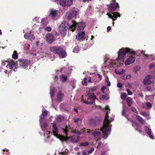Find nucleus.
<instances>
[{"label":"nucleus","instance_id":"f257e3e1","mask_svg":"<svg viewBox=\"0 0 155 155\" xmlns=\"http://www.w3.org/2000/svg\"><path fill=\"white\" fill-rule=\"evenodd\" d=\"M47 111L46 110L42 111V113L40 116L39 120L40 126L41 128V130L40 133L41 134L43 135L46 138L45 140L48 142L52 141L53 139L51 137L52 135V133H51L49 130H50V127L44 120V117L47 114Z\"/></svg>","mask_w":155,"mask_h":155},{"label":"nucleus","instance_id":"f03ea898","mask_svg":"<svg viewBox=\"0 0 155 155\" xmlns=\"http://www.w3.org/2000/svg\"><path fill=\"white\" fill-rule=\"evenodd\" d=\"M77 26H78L77 31H82L85 26V23L84 22L77 23L74 21H72V24L70 25L68 22L64 21L62 22L60 25L59 31L62 34H64L69 28L73 32Z\"/></svg>","mask_w":155,"mask_h":155},{"label":"nucleus","instance_id":"7ed1b4c3","mask_svg":"<svg viewBox=\"0 0 155 155\" xmlns=\"http://www.w3.org/2000/svg\"><path fill=\"white\" fill-rule=\"evenodd\" d=\"M105 110L107 111L104 121L103 127L101 128V130L104 134L103 137L104 138L107 137L110 134L111 127L110 123L112 122L114 119L113 114L110 116L108 115L110 110L109 106H107L105 108Z\"/></svg>","mask_w":155,"mask_h":155},{"label":"nucleus","instance_id":"20e7f679","mask_svg":"<svg viewBox=\"0 0 155 155\" xmlns=\"http://www.w3.org/2000/svg\"><path fill=\"white\" fill-rule=\"evenodd\" d=\"M127 53H129L131 54L135 55L136 51L133 49L128 48H123L120 49L118 53V58L116 61L118 62H121L123 61L124 58Z\"/></svg>","mask_w":155,"mask_h":155},{"label":"nucleus","instance_id":"39448f33","mask_svg":"<svg viewBox=\"0 0 155 155\" xmlns=\"http://www.w3.org/2000/svg\"><path fill=\"white\" fill-rule=\"evenodd\" d=\"M50 50L55 54H57L60 58H64L67 55V53L63 48L52 47L50 48Z\"/></svg>","mask_w":155,"mask_h":155},{"label":"nucleus","instance_id":"423d86ee","mask_svg":"<svg viewBox=\"0 0 155 155\" xmlns=\"http://www.w3.org/2000/svg\"><path fill=\"white\" fill-rule=\"evenodd\" d=\"M1 65L4 67V68H6L7 69H13L15 72L17 71L18 68L16 63L12 60L9 61H3Z\"/></svg>","mask_w":155,"mask_h":155},{"label":"nucleus","instance_id":"0eeeda50","mask_svg":"<svg viewBox=\"0 0 155 155\" xmlns=\"http://www.w3.org/2000/svg\"><path fill=\"white\" fill-rule=\"evenodd\" d=\"M69 127H68L67 126H66L62 128V130L63 131L64 133L65 134L67 135V133L69 129ZM65 137L67 138L66 140H66H70L72 142L76 143L79 140V137L77 135H75L73 136H70L69 137L67 136H66Z\"/></svg>","mask_w":155,"mask_h":155},{"label":"nucleus","instance_id":"6e6552de","mask_svg":"<svg viewBox=\"0 0 155 155\" xmlns=\"http://www.w3.org/2000/svg\"><path fill=\"white\" fill-rule=\"evenodd\" d=\"M87 132L91 134L95 140V143L93 142L92 143L93 145H94L96 143L97 141L100 139L101 137V134L100 131L99 130H86Z\"/></svg>","mask_w":155,"mask_h":155},{"label":"nucleus","instance_id":"1a4fd4ad","mask_svg":"<svg viewBox=\"0 0 155 155\" xmlns=\"http://www.w3.org/2000/svg\"><path fill=\"white\" fill-rule=\"evenodd\" d=\"M52 129L54 135L62 141L66 140L67 138L65 137L64 136L58 134V130L57 127L56 122H54L52 125Z\"/></svg>","mask_w":155,"mask_h":155},{"label":"nucleus","instance_id":"9d476101","mask_svg":"<svg viewBox=\"0 0 155 155\" xmlns=\"http://www.w3.org/2000/svg\"><path fill=\"white\" fill-rule=\"evenodd\" d=\"M155 77V72H154L152 75H147L143 80V84L145 85H147L152 83L154 81Z\"/></svg>","mask_w":155,"mask_h":155},{"label":"nucleus","instance_id":"9b49d317","mask_svg":"<svg viewBox=\"0 0 155 155\" xmlns=\"http://www.w3.org/2000/svg\"><path fill=\"white\" fill-rule=\"evenodd\" d=\"M18 62L19 67L25 69L26 68L31 64L30 60L24 59H18Z\"/></svg>","mask_w":155,"mask_h":155},{"label":"nucleus","instance_id":"f8f14e48","mask_svg":"<svg viewBox=\"0 0 155 155\" xmlns=\"http://www.w3.org/2000/svg\"><path fill=\"white\" fill-rule=\"evenodd\" d=\"M87 99L84 101V102L87 104H91L94 102V100L96 98L95 97L93 93L88 92L87 93Z\"/></svg>","mask_w":155,"mask_h":155},{"label":"nucleus","instance_id":"ddd939ff","mask_svg":"<svg viewBox=\"0 0 155 155\" xmlns=\"http://www.w3.org/2000/svg\"><path fill=\"white\" fill-rule=\"evenodd\" d=\"M111 4L109 7V10L110 12H114L116 9L119 8L118 4L115 2V0H111Z\"/></svg>","mask_w":155,"mask_h":155},{"label":"nucleus","instance_id":"4468645a","mask_svg":"<svg viewBox=\"0 0 155 155\" xmlns=\"http://www.w3.org/2000/svg\"><path fill=\"white\" fill-rule=\"evenodd\" d=\"M75 0H60L59 4L63 7L69 6L72 5Z\"/></svg>","mask_w":155,"mask_h":155},{"label":"nucleus","instance_id":"2eb2a0df","mask_svg":"<svg viewBox=\"0 0 155 155\" xmlns=\"http://www.w3.org/2000/svg\"><path fill=\"white\" fill-rule=\"evenodd\" d=\"M77 14V12L76 11L70 9L67 11L66 14V18L69 19H71L75 16Z\"/></svg>","mask_w":155,"mask_h":155},{"label":"nucleus","instance_id":"dca6fc26","mask_svg":"<svg viewBox=\"0 0 155 155\" xmlns=\"http://www.w3.org/2000/svg\"><path fill=\"white\" fill-rule=\"evenodd\" d=\"M144 130L147 134L151 139H154L153 134L152 133L151 129L150 128V125L145 126L144 127Z\"/></svg>","mask_w":155,"mask_h":155},{"label":"nucleus","instance_id":"f3484780","mask_svg":"<svg viewBox=\"0 0 155 155\" xmlns=\"http://www.w3.org/2000/svg\"><path fill=\"white\" fill-rule=\"evenodd\" d=\"M135 58L133 56H128L124 62V64L126 66L129 65L133 63L135 61Z\"/></svg>","mask_w":155,"mask_h":155},{"label":"nucleus","instance_id":"a211bd4d","mask_svg":"<svg viewBox=\"0 0 155 155\" xmlns=\"http://www.w3.org/2000/svg\"><path fill=\"white\" fill-rule=\"evenodd\" d=\"M132 126L139 133L142 134H143V133L142 130V127L140 125L137 124L136 122H133L132 123Z\"/></svg>","mask_w":155,"mask_h":155},{"label":"nucleus","instance_id":"6ab92c4d","mask_svg":"<svg viewBox=\"0 0 155 155\" xmlns=\"http://www.w3.org/2000/svg\"><path fill=\"white\" fill-rule=\"evenodd\" d=\"M112 14L113 15V16L108 13H107V15L110 18L112 19L113 21L116 20L117 17H120V14L118 12H114L112 13Z\"/></svg>","mask_w":155,"mask_h":155},{"label":"nucleus","instance_id":"aec40b11","mask_svg":"<svg viewBox=\"0 0 155 155\" xmlns=\"http://www.w3.org/2000/svg\"><path fill=\"white\" fill-rule=\"evenodd\" d=\"M58 11L53 9H50L49 11L50 16L52 18H54L57 15Z\"/></svg>","mask_w":155,"mask_h":155},{"label":"nucleus","instance_id":"412c9836","mask_svg":"<svg viewBox=\"0 0 155 155\" xmlns=\"http://www.w3.org/2000/svg\"><path fill=\"white\" fill-rule=\"evenodd\" d=\"M24 37L25 39L30 40L31 41L34 40L35 38V37L33 34L32 32H31L30 33L27 32L24 35Z\"/></svg>","mask_w":155,"mask_h":155},{"label":"nucleus","instance_id":"4be33fe9","mask_svg":"<svg viewBox=\"0 0 155 155\" xmlns=\"http://www.w3.org/2000/svg\"><path fill=\"white\" fill-rule=\"evenodd\" d=\"M45 38L47 42L49 43H52L54 40V36L50 33L47 34L45 36Z\"/></svg>","mask_w":155,"mask_h":155},{"label":"nucleus","instance_id":"5701e85b","mask_svg":"<svg viewBox=\"0 0 155 155\" xmlns=\"http://www.w3.org/2000/svg\"><path fill=\"white\" fill-rule=\"evenodd\" d=\"M84 35L85 33L84 31L80 32L76 36V38L79 41H83L84 39Z\"/></svg>","mask_w":155,"mask_h":155},{"label":"nucleus","instance_id":"b1692460","mask_svg":"<svg viewBox=\"0 0 155 155\" xmlns=\"http://www.w3.org/2000/svg\"><path fill=\"white\" fill-rule=\"evenodd\" d=\"M107 61H105L104 64L102 65V70L104 72H108L109 71V66H107L106 64V62Z\"/></svg>","mask_w":155,"mask_h":155},{"label":"nucleus","instance_id":"393cba45","mask_svg":"<svg viewBox=\"0 0 155 155\" xmlns=\"http://www.w3.org/2000/svg\"><path fill=\"white\" fill-rule=\"evenodd\" d=\"M50 20L49 17H46L42 18L41 21V23L42 26H45L47 25Z\"/></svg>","mask_w":155,"mask_h":155},{"label":"nucleus","instance_id":"a878e982","mask_svg":"<svg viewBox=\"0 0 155 155\" xmlns=\"http://www.w3.org/2000/svg\"><path fill=\"white\" fill-rule=\"evenodd\" d=\"M115 73L118 74L122 75L124 74L126 72V70L124 69L119 70V69H116L115 70Z\"/></svg>","mask_w":155,"mask_h":155},{"label":"nucleus","instance_id":"bb28decb","mask_svg":"<svg viewBox=\"0 0 155 155\" xmlns=\"http://www.w3.org/2000/svg\"><path fill=\"white\" fill-rule=\"evenodd\" d=\"M60 80L63 83L65 82L67 80V76L63 74L60 75L59 77Z\"/></svg>","mask_w":155,"mask_h":155},{"label":"nucleus","instance_id":"cd10ccee","mask_svg":"<svg viewBox=\"0 0 155 155\" xmlns=\"http://www.w3.org/2000/svg\"><path fill=\"white\" fill-rule=\"evenodd\" d=\"M63 96V94L62 92L59 91L58 93V94L57 96V101L59 102H60L61 100V98Z\"/></svg>","mask_w":155,"mask_h":155},{"label":"nucleus","instance_id":"c85d7f7f","mask_svg":"<svg viewBox=\"0 0 155 155\" xmlns=\"http://www.w3.org/2000/svg\"><path fill=\"white\" fill-rule=\"evenodd\" d=\"M144 58L145 59H150L151 60H153L154 59V57L153 55H149L147 54H144Z\"/></svg>","mask_w":155,"mask_h":155},{"label":"nucleus","instance_id":"c756f323","mask_svg":"<svg viewBox=\"0 0 155 155\" xmlns=\"http://www.w3.org/2000/svg\"><path fill=\"white\" fill-rule=\"evenodd\" d=\"M131 74H129L126 75H124L122 76L121 78L124 80H129L131 78Z\"/></svg>","mask_w":155,"mask_h":155},{"label":"nucleus","instance_id":"7c9ffc66","mask_svg":"<svg viewBox=\"0 0 155 155\" xmlns=\"http://www.w3.org/2000/svg\"><path fill=\"white\" fill-rule=\"evenodd\" d=\"M137 119L142 124H144L145 123V121L143 120V119L139 116H137Z\"/></svg>","mask_w":155,"mask_h":155},{"label":"nucleus","instance_id":"2f4dec72","mask_svg":"<svg viewBox=\"0 0 155 155\" xmlns=\"http://www.w3.org/2000/svg\"><path fill=\"white\" fill-rule=\"evenodd\" d=\"M55 92V88L51 87L50 89V94L51 97L52 99V97H53L54 94Z\"/></svg>","mask_w":155,"mask_h":155},{"label":"nucleus","instance_id":"473e14b6","mask_svg":"<svg viewBox=\"0 0 155 155\" xmlns=\"http://www.w3.org/2000/svg\"><path fill=\"white\" fill-rule=\"evenodd\" d=\"M110 67H114L116 65V62L115 60H111L110 61Z\"/></svg>","mask_w":155,"mask_h":155},{"label":"nucleus","instance_id":"72a5a7b5","mask_svg":"<svg viewBox=\"0 0 155 155\" xmlns=\"http://www.w3.org/2000/svg\"><path fill=\"white\" fill-rule=\"evenodd\" d=\"M23 49L25 50H27L29 49L30 47V45L27 43H24L23 45Z\"/></svg>","mask_w":155,"mask_h":155},{"label":"nucleus","instance_id":"f704fd0d","mask_svg":"<svg viewBox=\"0 0 155 155\" xmlns=\"http://www.w3.org/2000/svg\"><path fill=\"white\" fill-rule=\"evenodd\" d=\"M64 119V117L62 115H59L56 118V120L58 122H61Z\"/></svg>","mask_w":155,"mask_h":155},{"label":"nucleus","instance_id":"c9c22d12","mask_svg":"<svg viewBox=\"0 0 155 155\" xmlns=\"http://www.w3.org/2000/svg\"><path fill=\"white\" fill-rule=\"evenodd\" d=\"M127 101L128 105L130 106L132 104V99L131 97H128L127 99Z\"/></svg>","mask_w":155,"mask_h":155},{"label":"nucleus","instance_id":"e433bc0d","mask_svg":"<svg viewBox=\"0 0 155 155\" xmlns=\"http://www.w3.org/2000/svg\"><path fill=\"white\" fill-rule=\"evenodd\" d=\"M145 99L147 101H151L153 100V97L150 95L146 96L145 97Z\"/></svg>","mask_w":155,"mask_h":155},{"label":"nucleus","instance_id":"4c0bfd02","mask_svg":"<svg viewBox=\"0 0 155 155\" xmlns=\"http://www.w3.org/2000/svg\"><path fill=\"white\" fill-rule=\"evenodd\" d=\"M41 20V18L40 17H36L33 19V21L35 22H39Z\"/></svg>","mask_w":155,"mask_h":155},{"label":"nucleus","instance_id":"58836bf2","mask_svg":"<svg viewBox=\"0 0 155 155\" xmlns=\"http://www.w3.org/2000/svg\"><path fill=\"white\" fill-rule=\"evenodd\" d=\"M146 105V108L147 109L151 108L152 107V104L149 102H147L145 103Z\"/></svg>","mask_w":155,"mask_h":155},{"label":"nucleus","instance_id":"ea45409f","mask_svg":"<svg viewBox=\"0 0 155 155\" xmlns=\"http://www.w3.org/2000/svg\"><path fill=\"white\" fill-rule=\"evenodd\" d=\"M80 50L78 46H76L73 49V52L75 53H78Z\"/></svg>","mask_w":155,"mask_h":155},{"label":"nucleus","instance_id":"a19ab883","mask_svg":"<svg viewBox=\"0 0 155 155\" xmlns=\"http://www.w3.org/2000/svg\"><path fill=\"white\" fill-rule=\"evenodd\" d=\"M140 114L142 115H143L144 117L148 118L149 117V114L148 113H146L145 112H141L140 113Z\"/></svg>","mask_w":155,"mask_h":155},{"label":"nucleus","instance_id":"79ce46f5","mask_svg":"<svg viewBox=\"0 0 155 155\" xmlns=\"http://www.w3.org/2000/svg\"><path fill=\"white\" fill-rule=\"evenodd\" d=\"M12 57L14 59H17L18 58V55L16 51H15L14 52L12 55Z\"/></svg>","mask_w":155,"mask_h":155},{"label":"nucleus","instance_id":"37998d69","mask_svg":"<svg viewBox=\"0 0 155 155\" xmlns=\"http://www.w3.org/2000/svg\"><path fill=\"white\" fill-rule=\"evenodd\" d=\"M149 68L150 69H152L153 68L155 69V62H153L149 65Z\"/></svg>","mask_w":155,"mask_h":155},{"label":"nucleus","instance_id":"c03bdc74","mask_svg":"<svg viewBox=\"0 0 155 155\" xmlns=\"http://www.w3.org/2000/svg\"><path fill=\"white\" fill-rule=\"evenodd\" d=\"M2 66V68L1 67H0V72H4L5 73H6V72L7 71V70H5L6 68H4V67L3 66Z\"/></svg>","mask_w":155,"mask_h":155},{"label":"nucleus","instance_id":"a18cd8bd","mask_svg":"<svg viewBox=\"0 0 155 155\" xmlns=\"http://www.w3.org/2000/svg\"><path fill=\"white\" fill-rule=\"evenodd\" d=\"M87 78H84L83 81L82 82V84L83 85H84V86H87Z\"/></svg>","mask_w":155,"mask_h":155},{"label":"nucleus","instance_id":"49530a36","mask_svg":"<svg viewBox=\"0 0 155 155\" xmlns=\"http://www.w3.org/2000/svg\"><path fill=\"white\" fill-rule=\"evenodd\" d=\"M127 96L126 94L124 93H122L121 95V98L122 99H126Z\"/></svg>","mask_w":155,"mask_h":155},{"label":"nucleus","instance_id":"de8ad7c7","mask_svg":"<svg viewBox=\"0 0 155 155\" xmlns=\"http://www.w3.org/2000/svg\"><path fill=\"white\" fill-rule=\"evenodd\" d=\"M147 91H153L155 90V88L154 87H153L152 88L151 87H148L147 88Z\"/></svg>","mask_w":155,"mask_h":155},{"label":"nucleus","instance_id":"09e8293b","mask_svg":"<svg viewBox=\"0 0 155 155\" xmlns=\"http://www.w3.org/2000/svg\"><path fill=\"white\" fill-rule=\"evenodd\" d=\"M45 30L47 31L50 32L51 31V29L50 27H48L45 28Z\"/></svg>","mask_w":155,"mask_h":155},{"label":"nucleus","instance_id":"8fccbe9b","mask_svg":"<svg viewBox=\"0 0 155 155\" xmlns=\"http://www.w3.org/2000/svg\"><path fill=\"white\" fill-rule=\"evenodd\" d=\"M97 89V87H91L89 89L91 91H95Z\"/></svg>","mask_w":155,"mask_h":155},{"label":"nucleus","instance_id":"3c124183","mask_svg":"<svg viewBox=\"0 0 155 155\" xmlns=\"http://www.w3.org/2000/svg\"><path fill=\"white\" fill-rule=\"evenodd\" d=\"M140 69V68L139 67H136L134 68V72L135 73H137L138 71Z\"/></svg>","mask_w":155,"mask_h":155},{"label":"nucleus","instance_id":"603ef678","mask_svg":"<svg viewBox=\"0 0 155 155\" xmlns=\"http://www.w3.org/2000/svg\"><path fill=\"white\" fill-rule=\"evenodd\" d=\"M89 144V143L87 142H86L85 143H82L81 144V145L83 146H87Z\"/></svg>","mask_w":155,"mask_h":155},{"label":"nucleus","instance_id":"864d4df0","mask_svg":"<svg viewBox=\"0 0 155 155\" xmlns=\"http://www.w3.org/2000/svg\"><path fill=\"white\" fill-rule=\"evenodd\" d=\"M117 86L118 88L120 89L122 87V84L120 82H118V83Z\"/></svg>","mask_w":155,"mask_h":155},{"label":"nucleus","instance_id":"5fc2aeb1","mask_svg":"<svg viewBox=\"0 0 155 155\" xmlns=\"http://www.w3.org/2000/svg\"><path fill=\"white\" fill-rule=\"evenodd\" d=\"M131 109L132 111L133 112H134V113H137V111L136 110V109L135 108L133 107H132L131 108Z\"/></svg>","mask_w":155,"mask_h":155},{"label":"nucleus","instance_id":"6e6d98bb","mask_svg":"<svg viewBox=\"0 0 155 155\" xmlns=\"http://www.w3.org/2000/svg\"><path fill=\"white\" fill-rule=\"evenodd\" d=\"M94 150V149L93 148H92L90 150L88 151V152L89 154L91 153Z\"/></svg>","mask_w":155,"mask_h":155},{"label":"nucleus","instance_id":"4d7b16f0","mask_svg":"<svg viewBox=\"0 0 155 155\" xmlns=\"http://www.w3.org/2000/svg\"><path fill=\"white\" fill-rule=\"evenodd\" d=\"M127 92L128 94L129 95H131L132 94V93L131 91H130L128 89H127Z\"/></svg>","mask_w":155,"mask_h":155},{"label":"nucleus","instance_id":"13d9d810","mask_svg":"<svg viewBox=\"0 0 155 155\" xmlns=\"http://www.w3.org/2000/svg\"><path fill=\"white\" fill-rule=\"evenodd\" d=\"M107 87H106L103 86L101 88V91L103 93H104V91L105 89H107Z\"/></svg>","mask_w":155,"mask_h":155},{"label":"nucleus","instance_id":"bf43d9fd","mask_svg":"<svg viewBox=\"0 0 155 155\" xmlns=\"http://www.w3.org/2000/svg\"><path fill=\"white\" fill-rule=\"evenodd\" d=\"M100 99L103 100L105 98V96L104 95H101L100 96Z\"/></svg>","mask_w":155,"mask_h":155},{"label":"nucleus","instance_id":"052dcab7","mask_svg":"<svg viewBox=\"0 0 155 155\" xmlns=\"http://www.w3.org/2000/svg\"><path fill=\"white\" fill-rule=\"evenodd\" d=\"M105 74L106 73H105L104 74V76H105V80L106 81H109V78H108V77L107 76H105Z\"/></svg>","mask_w":155,"mask_h":155},{"label":"nucleus","instance_id":"680f3d73","mask_svg":"<svg viewBox=\"0 0 155 155\" xmlns=\"http://www.w3.org/2000/svg\"><path fill=\"white\" fill-rule=\"evenodd\" d=\"M82 155H88L89 154L88 153V152H86L83 151L82 152Z\"/></svg>","mask_w":155,"mask_h":155},{"label":"nucleus","instance_id":"e2e57ef3","mask_svg":"<svg viewBox=\"0 0 155 155\" xmlns=\"http://www.w3.org/2000/svg\"><path fill=\"white\" fill-rule=\"evenodd\" d=\"M59 155H68V154L66 153L63 152L62 153H59Z\"/></svg>","mask_w":155,"mask_h":155},{"label":"nucleus","instance_id":"0e129e2a","mask_svg":"<svg viewBox=\"0 0 155 155\" xmlns=\"http://www.w3.org/2000/svg\"><path fill=\"white\" fill-rule=\"evenodd\" d=\"M79 120V119L78 118L74 119V121L75 123H77Z\"/></svg>","mask_w":155,"mask_h":155},{"label":"nucleus","instance_id":"69168bd1","mask_svg":"<svg viewBox=\"0 0 155 155\" xmlns=\"http://www.w3.org/2000/svg\"><path fill=\"white\" fill-rule=\"evenodd\" d=\"M125 110H124V106L123 105V111H122V114L123 115H124L125 114Z\"/></svg>","mask_w":155,"mask_h":155},{"label":"nucleus","instance_id":"338daca9","mask_svg":"<svg viewBox=\"0 0 155 155\" xmlns=\"http://www.w3.org/2000/svg\"><path fill=\"white\" fill-rule=\"evenodd\" d=\"M106 82L107 83V85L108 86H110V82L109 81H106Z\"/></svg>","mask_w":155,"mask_h":155},{"label":"nucleus","instance_id":"774afa93","mask_svg":"<svg viewBox=\"0 0 155 155\" xmlns=\"http://www.w3.org/2000/svg\"><path fill=\"white\" fill-rule=\"evenodd\" d=\"M100 155H107L106 153V152H103Z\"/></svg>","mask_w":155,"mask_h":155}]
</instances>
